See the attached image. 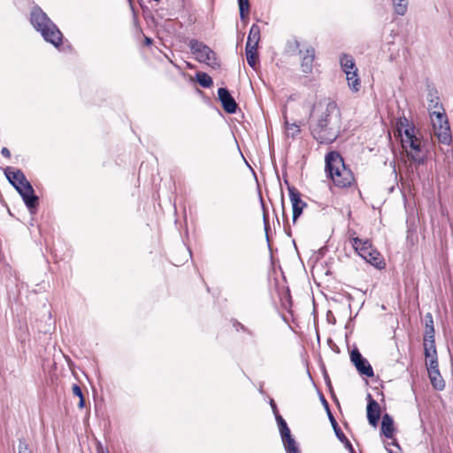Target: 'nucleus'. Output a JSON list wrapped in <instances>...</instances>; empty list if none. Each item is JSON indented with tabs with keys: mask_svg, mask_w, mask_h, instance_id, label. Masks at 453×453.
I'll list each match as a JSON object with an SVG mask.
<instances>
[{
	"mask_svg": "<svg viewBox=\"0 0 453 453\" xmlns=\"http://www.w3.org/2000/svg\"><path fill=\"white\" fill-rule=\"evenodd\" d=\"M263 219H264V224H265V230L266 232V239H267V241H269L268 234H267V231L269 228V221H268L267 215L265 212H264Z\"/></svg>",
	"mask_w": 453,
	"mask_h": 453,
	"instance_id": "c9c22d12",
	"label": "nucleus"
},
{
	"mask_svg": "<svg viewBox=\"0 0 453 453\" xmlns=\"http://www.w3.org/2000/svg\"><path fill=\"white\" fill-rule=\"evenodd\" d=\"M345 74L349 87L355 92L358 91L360 88V80L357 75V68H355L353 71H348Z\"/></svg>",
	"mask_w": 453,
	"mask_h": 453,
	"instance_id": "a211bd4d",
	"label": "nucleus"
},
{
	"mask_svg": "<svg viewBox=\"0 0 453 453\" xmlns=\"http://www.w3.org/2000/svg\"><path fill=\"white\" fill-rule=\"evenodd\" d=\"M1 154L3 157H7V158H9L11 157V152L6 147L2 148Z\"/></svg>",
	"mask_w": 453,
	"mask_h": 453,
	"instance_id": "e433bc0d",
	"label": "nucleus"
},
{
	"mask_svg": "<svg viewBox=\"0 0 453 453\" xmlns=\"http://www.w3.org/2000/svg\"><path fill=\"white\" fill-rule=\"evenodd\" d=\"M285 183L288 186L289 198H290V202L292 204V210H293L292 221H293V223H296L297 219L303 213V209L307 206V203L301 199V193L299 192V190L296 188H295L294 186H291L288 182V180H285Z\"/></svg>",
	"mask_w": 453,
	"mask_h": 453,
	"instance_id": "6e6552de",
	"label": "nucleus"
},
{
	"mask_svg": "<svg viewBox=\"0 0 453 453\" xmlns=\"http://www.w3.org/2000/svg\"><path fill=\"white\" fill-rule=\"evenodd\" d=\"M428 376L432 386L436 390H442L445 387L444 380L442 379L440 371H431L428 372Z\"/></svg>",
	"mask_w": 453,
	"mask_h": 453,
	"instance_id": "6ab92c4d",
	"label": "nucleus"
},
{
	"mask_svg": "<svg viewBox=\"0 0 453 453\" xmlns=\"http://www.w3.org/2000/svg\"><path fill=\"white\" fill-rule=\"evenodd\" d=\"M426 365L427 372H430L431 371H438L439 370L437 357L426 358Z\"/></svg>",
	"mask_w": 453,
	"mask_h": 453,
	"instance_id": "bb28decb",
	"label": "nucleus"
},
{
	"mask_svg": "<svg viewBox=\"0 0 453 453\" xmlns=\"http://www.w3.org/2000/svg\"><path fill=\"white\" fill-rule=\"evenodd\" d=\"M270 405L272 407L273 414H277V412H279L278 408H277L275 402L273 399H271V401H270Z\"/></svg>",
	"mask_w": 453,
	"mask_h": 453,
	"instance_id": "4c0bfd02",
	"label": "nucleus"
},
{
	"mask_svg": "<svg viewBox=\"0 0 453 453\" xmlns=\"http://www.w3.org/2000/svg\"><path fill=\"white\" fill-rule=\"evenodd\" d=\"M350 360L354 364L355 367L357 368V372L362 374L365 375L366 377H372L374 375L372 367L365 359L363 357L361 353L357 349H354L350 352Z\"/></svg>",
	"mask_w": 453,
	"mask_h": 453,
	"instance_id": "1a4fd4ad",
	"label": "nucleus"
},
{
	"mask_svg": "<svg viewBox=\"0 0 453 453\" xmlns=\"http://www.w3.org/2000/svg\"><path fill=\"white\" fill-rule=\"evenodd\" d=\"M287 426H288V424H287V422L285 420L280 422V424H278L279 429H280L282 427H285Z\"/></svg>",
	"mask_w": 453,
	"mask_h": 453,
	"instance_id": "79ce46f5",
	"label": "nucleus"
},
{
	"mask_svg": "<svg viewBox=\"0 0 453 453\" xmlns=\"http://www.w3.org/2000/svg\"><path fill=\"white\" fill-rule=\"evenodd\" d=\"M30 22L47 42L51 43L56 48L61 45L63 40L61 31L39 6H35L32 9Z\"/></svg>",
	"mask_w": 453,
	"mask_h": 453,
	"instance_id": "7ed1b4c3",
	"label": "nucleus"
},
{
	"mask_svg": "<svg viewBox=\"0 0 453 453\" xmlns=\"http://www.w3.org/2000/svg\"><path fill=\"white\" fill-rule=\"evenodd\" d=\"M286 132L288 137L295 138L301 132L300 126L296 123H288L285 117Z\"/></svg>",
	"mask_w": 453,
	"mask_h": 453,
	"instance_id": "5701e85b",
	"label": "nucleus"
},
{
	"mask_svg": "<svg viewBox=\"0 0 453 453\" xmlns=\"http://www.w3.org/2000/svg\"><path fill=\"white\" fill-rule=\"evenodd\" d=\"M340 65L342 71L346 73L348 71L355 70L356 65L352 56L349 54H342L340 58Z\"/></svg>",
	"mask_w": 453,
	"mask_h": 453,
	"instance_id": "aec40b11",
	"label": "nucleus"
},
{
	"mask_svg": "<svg viewBox=\"0 0 453 453\" xmlns=\"http://www.w3.org/2000/svg\"><path fill=\"white\" fill-rule=\"evenodd\" d=\"M145 43L147 45H150L152 44V39L149 38V37H145Z\"/></svg>",
	"mask_w": 453,
	"mask_h": 453,
	"instance_id": "37998d69",
	"label": "nucleus"
},
{
	"mask_svg": "<svg viewBox=\"0 0 453 453\" xmlns=\"http://www.w3.org/2000/svg\"><path fill=\"white\" fill-rule=\"evenodd\" d=\"M274 416H275L277 424H280V422L285 420L279 412H277V414H274Z\"/></svg>",
	"mask_w": 453,
	"mask_h": 453,
	"instance_id": "58836bf2",
	"label": "nucleus"
},
{
	"mask_svg": "<svg viewBox=\"0 0 453 453\" xmlns=\"http://www.w3.org/2000/svg\"><path fill=\"white\" fill-rule=\"evenodd\" d=\"M438 108L440 110H441L443 112H444V110L441 106V104H439V98L436 97L435 99H431L430 100V103H429V108Z\"/></svg>",
	"mask_w": 453,
	"mask_h": 453,
	"instance_id": "72a5a7b5",
	"label": "nucleus"
},
{
	"mask_svg": "<svg viewBox=\"0 0 453 453\" xmlns=\"http://www.w3.org/2000/svg\"><path fill=\"white\" fill-rule=\"evenodd\" d=\"M395 12L398 15L405 14L408 6V0H393Z\"/></svg>",
	"mask_w": 453,
	"mask_h": 453,
	"instance_id": "a878e982",
	"label": "nucleus"
},
{
	"mask_svg": "<svg viewBox=\"0 0 453 453\" xmlns=\"http://www.w3.org/2000/svg\"><path fill=\"white\" fill-rule=\"evenodd\" d=\"M239 10H240V17L242 19H245V12H248L250 10L249 0H238Z\"/></svg>",
	"mask_w": 453,
	"mask_h": 453,
	"instance_id": "cd10ccee",
	"label": "nucleus"
},
{
	"mask_svg": "<svg viewBox=\"0 0 453 453\" xmlns=\"http://www.w3.org/2000/svg\"><path fill=\"white\" fill-rule=\"evenodd\" d=\"M5 176L18 192L22 190L27 186L26 184L30 183L19 169L9 167L5 170Z\"/></svg>",
	"mask_w": 453,
	"mask_h": 453,
	"instance_id": "9b49d317",
	"label": "nucleus"
},
{
	"mask_svg": "<svg viewBox=\"0 0 453 453\" xmlns=\"http://www.w3.org/2000/svg\"><path fill=\"white\" fill-rule=\"evenodd\" d=\"M341 113L335 102L323 100L315 104L311 113L310 130L319 143L334 142L340 133Z\"/></svg>",
	"mask_w": 453,
	"mask_h": 453,
	"instance_id": "f257e3e1",
	"label": "nucleus"
},
{
	"mask_svg": "<svg viewBox=\"0 0 453 453\" xmlns=\"http://www.w3.org/2000/svg\"><path fill=\"white\" fill-rule=\"evenodd\" d=\"M218 97L226 112L230 114L236 112L237 104L227 88H219L218 89Z\"/></svg>",
	"mask_w": 453,
	"mask_h": 453,
	"instance_id": "f8f14e48",
	"label": "nucleus"
},
{
	"mask_svg": "<svg viewBox=\"0 0 453 453\" xmlns=\"http://www.w3.org/2000/svg\"><path fill=\"white\" fill-rule=\"evenodd\" d=\"M402 146L408 157L418 165L424 164L426 156L421 150V142L415 135L414 128L404 129V137L402 138Z\"/></svg>",
	"mask_w": 453,
	"mask_h": 453,
	"instance_id": "39448f33",
	"label": "nucleus"
},
{
	"mask_svg": "<svg viewBox=\"0 0 453 453\" xmlns=\"http://www.w3.org/2000/svg\"><path fill=\"white\" fill-rule=\"evenodd\" d=\"M392 445L395 446L397 449H399V446L396 442H392Z\"/></svg>",
	"mask_w": 453,
	"mask_h": 453,
	"instance_id": "49530a36",
	"label": "nucleus"
},
{
	"mask_svg": "<svg viewBox=\"0 0 453 453\" xmlns=\"http://www.w3.org/2000/svg\"><path fill=\"white\" fill-rule=\"evenodd\" d=\"M425 350V357L426 358H430V357H437V351H436V348H426Z\"/></svg>",
	"mask_w": 453,
	"mask_h": 453,
	"instance_id": "473e14b6",
	"label": "nucleus"
},
{
	"mask_svg": "<svg viewBox=\"0 0 453 453\" xmlns=\"http://www.w3.org/2000/svg\"><path fill=\"white\" fill-rule=\"evenodd\" d=\"M387 450H388V453H396L395 451H394V450H393V449H387Z\"/></svg>",
	"mask_w": 453,
	"mask_h": 453,
	"instance_id": "a18cd8bd",
	"label": "nucleus"
},
{
	"mask_svg": "<svg viewBox=\"0 0 453 453\" xmlns=\"http://www.w3.org/2000/svg\"><path fill=\"white\" fill-rule=\"evenodd\" d=\"M381 433L387 438H393L394 435V421L393 418L388 414H384L381 421Z\"/></svg>",
	"mask_w": 453,
	"mask_h": 453,
	"instance_id": "f3484780",
	"label": "nucleus"
},
{
	"mask_svg": "<svg viewBox=\"0 0 453 453\" xmlns=\"http://www.w3.org/2000/svg\"><path fill=\"white\" fill-rule=\"evenodd\" d=\"M73 394L76 396H78L79 398L81 397V396H84L83 394H82V391H81V388H80V386L74 384L73 386Z\"/></svg>",
	"mask_w": 453,
	"mask_h": 453,
	"instance_id": "f704fd0d",
	"label": "nucleus"
},
{
	"mask_svg": "<svg viewBox=\"0 0 453 453\" xmlns=\"http://www.w3.org/2000/svg\"><path fill=\"white\" fill-rule=\"evenodd\" d=\"M189 48L197 61L212 66L218 65L215 52L202 42L193 39L189 42Z\"/></svg>",
	"mask_w": 453,
	"mask_h": 453,
	"instance_id": "0eeeda50",
	"label": "nucleus"
},
{
	"mask_svg": "<svg viewBox=\"0 0 453 453\" xmlns=\"http://www.w3.org/2000/svg\"><path fill=\"white\" fill-rule=\"evenodd\" d=\"M325 171L336 187L347 188L354 181L352 172L346 167L342 157L337 151H330L326 155Z\"/></svg>",
	"mask_w": 453,
	"mask_h": 453,
	"instance_id": "f03ea898",
	"label": "nucleus"
},
{
	"mask_svg": "<svg viewBox=\"0 0 453 453\" xmlns=\"http://www.w3.org/2000/svg\"><path fill=\"white\" fill-rule=\"evenodd\" d=\"M259 41H260V27L257 25L253 24L250 29L248 40L246 42V47L257 49Z\"/></svg>",
	"mask_w": 453,
	"mask_h": 453,
	"instance_id": "dca6fc26",
	"label": "nucleus"
},
{
	"mask_svg": "<svg viewBox=\"0 0 453 453\" xmlns=\"http://www.w3.org/2000/svg\"><path fill=\"white\" fill-rule=\"evenodd\" d=\"M282 442L287 453H301L298 443L293 437Z\"/></svg>",
	"mask_w": 453,
	"mask_h": 453,
	"instance_id": "4be33fe9",
	"label": "nucleus"
},
{
	"mask_svg": "<svg viewBox=\"0 0 453 453\" xmlns=\"http://www.w3.org/2000/svg\"><path fill=\"white\" fill-rule=\"evenodd\" d=\"M430 119L434 136L437 137L439 142L449 145L452 137L445 112L441 111H430Z\"/></svg>",
	"mask_w": 453,
	"mask_h": 453,
	"instance_id": "423d86ee",
	"label": "nucleus"
},
{
	"mask_svg": "<svg viewBox=\"0 0 453 453\" xmlns=\"http://www.w3.org/2000/svg\"><path fill=\"white\" fill-rule=\"evenodd\" d=\"M79 399H80V400H79V404H78V406H79L80 408H83V407L85 406V400H84V396H81V397H80Z\"/></svg>",
	"mask_w": 453,
	"mask_h": 453,
	"instance_id": "ea45409f",
	"label": "nucleus"
},
{
	"mask_svg": "<svg viewBox=\"0 0 453 453\" xmlns=\"http://www.w3.org/2000/svg\"><path fill=\"white\" fill-rule=\"evenodd\" d=\"M403 127H405L406 128H414L413 127H409V124H408V119L403 118V119H400L398 123H397V131L398 133L402 135V128Z\"/></svg>",
	"mask_w": 453,
	"mask_h": 453,
	"instance_id": "c756f323",
	"label": "nucleus"
},
{
	"mask_svg": "<svg viewBox=\"0 0 453 453\" xmlns=\"http://www.w3.org/2000/svg\"><path fill=\"white\" fill-rule=\"evenodd\" d=\"M97 453H109V451L104 449L102 446H99L97 448Z\"/></svg>",
	"mask_w": 453,
	"mask_h": 453,
	"instance_id": "a19ab883",
	"label": "nucleus"
},
{
	"mask_svg": "<svg viewBox=\"0 0 453 453\" xmlns=\"http://www.w3.org/2000/svg\"><path fill=\"white\" fill-rule=\"evenodd\" d=\"M350 242L354 250L364 260L376 268H384V258L377 250L373 249L371 241L352 237Z\"/></svg>",
	"mask_w": 453,
	"mask_h": 453,
	"instance_id": "20e7f679",
	"label": "nucleus"
},
{
	"mask_svg": "<svg viewBox=\"0 0 453 453\" xmlns=\"http://www.w3.org/2000/svg\"><path fill=\"white\" fill-rule=\"evenodd\" d=\"M435 347V343H434V338H429L427 336H424V349H426V348H434Z\"/></svg>",
	"mask_w": 453,
	"mask_h": 453,
	"instance_id": "2f4dec72",
	"label": "nucleus"
},
{
	"mask_svg": "<svg viewBox=\"0 0 453 453\" xmlns=\"http://www.w3.org/2000/svg\"><path fill=\"white\" fill-rule=\"evenodd\" d=\"M196 80L203 88H210L213 84L211 77L206 73H197Z\"/></svg>",
	"mask_w": 453,
	"mask_h": 453,
	"instance_id": "b1692460",
	"label": "nucleus"
},
{
	"mask_svg": "<svg viewBox=\"0 0 453 453\" xmlns=\"http://www.w3.org/2000/svg\"><path fill=\"white\" fill-rule=\"evenodd\" d=\"M245 55L250 66L255 68L257 64V51L255 48L245 47Z\"/></svg>",
	"mask_w": 453,
	"mask_h": 453,
	"instance_id": "412c9836",
	"label": "nucleus"
},
{
	"mask_svg": "<svg viewBox=\"0 0 453 453\" xmlns=\"http://www.w3.org/2000/svg\"><path fill=\"white\" fill-rule=\"evenodd\" d=\"M19 453H32L24 439H20L19 441Z\"/></svg>",
	"mask_w": 453,
	"mask_h": 453,
	"instance_id": "7c9ffc66",
	"label": "nucleus"
},
{
	"mask_svg": "<svg viewBox=\"0 0 453 453\" xmlns=\"http://www.w3.org/2000/svg\"><path fill=\"white\" fill-rule=\"evenodd\" d=\"M367 398V419L372 426H376L380 417V408L379 403L372 397L370 394H368Z\"/></svg>",
	"mask_w": 453,
	"mask_h": 453,
	"instance_id": "ddd939ff",
	"label": "nucleus"
},
{
	"mask_svg": "<svg viewBox=\"0 0 453 453\" xmlns=\"http://www.w3.org/2000/svg\"><path fill=\"white\" fill-rule=\"evenodd\" d=\"M22 190H19V194L22 197L26 206L30 213H35L38 206L39 197L35 194V190L31 183L26 184Z\"/></svg>",
	"mask_w": 453,
	"mask_h": 453,
	"instance_id": "9d476101",
	"label": "nucleus"
},
{
	"mask_svg": "<svg viewBox=\"0 0 453 453\" xmlns=\"http://www.w3.org/2000/svg\"><path fill=\"white\" fill-rule=\"evenodd\" d=\"M328 418L331 422V425L333 426V429L334 431V434L336 437L341 441L345 448L349 450V453H357L351 444V442L349 441V439L345 436L343 432L341 430L340 426H338V423L336 422L334 417L331 413V411H328Z\"/></svg>",
	"mask_w": 453,
	"mask_h": 453,
	"instance_id": "2eb2a0df",
	"label": "nucleus"
},
{
	"mask_svg": "<svg viewBox=\"0 0 453 453\" xmlns=\"http://www.w3.org/2000/svg\"><path fill=\"white\" fill-rule=\"evenodd\" d=\"M281 204H282V207L284 208V202L283 201L281 202Z\"/></svg>",
	"mask_w": 453,
	"mask_h": 453,
	"instance_id": "de8ad7c7",
	"label": "nucleus"
},
{
	"mask_svg": "<svg viewBox=\"0 0 453 453\" xmlns=\"http://www.w3.org/2000/svg\"><path fill=\"white\" fill-rule=\"evenodd\" d=\"M323 402H324V403H323V405H325V406H326V410H327V412H328V411H330V410H329V408H328V403H327V402H326L325 399H323Z\"/></svg>",
	"mask_w": 453,
	"mask_h": 453,
	"instance_id": "c03bdc74",
	"label": "nucleus"
},
{
	"mask_svg": "<svg viewBox=\"0 0 453 453\" xmlns=\"http://www.w3.org/2000/svg\"><path fill=\"white\" fill-rule=\"evenodd\" d=\"M426 333L425 336H427L429 338L434 337V320L431 313H427L426 315Z\"/></svg>",
	"mask_w": 453,
	"mask_h": 453,
	"instance_id": "393cba45",
	"label": "nucleus"
},
{
	"mask_svg": "<svg viewBox=\"0 0 453 453\" xmlns=\"http://www.w3.org/2000/svg\"><path fill=\"white\" fill-rule=\"evenodd\" d=\"M279 430H280V434L282 441H284L293 437L291 435L290 429H289V427L288 426H285V427H282V428H280Z\"/></svg>",
	"mask_w": 453,
	"mask_h": 453,
	"instance_id": "c85d7f7f",
	"label": "nucleus"
},
{
	"mask_svg": "<svg viewBox=\"0 0 453 453\" xmlns=\"http://www.w3.org/2000/svg\"><path fill=\"white\" fill-rule=\"evenodd\" d=\"M302 55L301 68L303 73H311L313 67V62L315 59V50L313 47H308L304 51L300 50Z\"/></svg>",
	"mask_w": 453,
	"mask_h": 453,
	"instance_id": "4468645a",
	"label": "nucleus"
}]
</instances>
